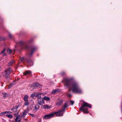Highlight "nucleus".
<instances>
[{
    "label": "nucleus",
    "instance_id": "obj_11",
    "mask_svg": "<svg viewBox=\"0 0 122 122\" xmlns=\"http://www.w3.org/2000/svg\"><path fill=\"white\" fill-rule=\"evenodd\" d=\"M81 111H83L84 113H88V111L87 108H82V110H80Z\"/></svg>",
    "mask_w": 122,
    "mask_h": 122
},
{
    "label": "nucleus",
    "instance_id": "obj_33",
    "mask_svg": "<svg viewBox=\"0 0 122 122\" xmlns=\"http://www.w3.org/2000/svg\"><path fill=\"white\" fill-rule=\"evenodd\" d=\"M33 52V50H32L31 53H30V55H31L32 54Z\"/></svg>",
    "mask_w": 122,
    "mask_h": 122
},
{
    "label": "nucleus",
    "instance_id": "obj_29",
    "mask_svg": "<svg viewBox=\"0 0 122 122\" xmlns=\"http://www.w3.org/2000/svg\"><path fill=\"white\" fill-rule=\"evenodd\" d=\"M5 112L1 113H0V116H2L3 115H5Z\"/></svg>",
    "mask_w": 122,
    "mask_h": 122
},
{
    "label": "nucleus",
    "instance_id": "obj_1",
    "mask_svg": "<svg viewBox=\"0 0 122 122\" xmlns=\"http://www.w3.org/2000/svg\"><path fill=\"white\" fill-rule=\"evenodd\" d=\"M71 86L72 92L75 93H81L82 92V90L79 87L77 83L74 82L72 83Z\"/></svg>",
    "mask_w": 122,
    "mask_h": 122
},
{
    "label": "nucleus",
    "instance_id": "obj_36",
    "mask_svg": "<svg viewBox=\"0 0 122 122\" xmlns=\"http://www.w3.org/2000/svg\"><path fill=\"white\" fill-rule=\"evenodd\" d=\"M68 96H69V97H71V94H70L69 95H68Z\"/></svg>",
    "mask_w": 122,
    "mask_h": 122
},
{
    "label": "nucleus",
    "instance_id": "obj_9",
    "mask_svg": "<svg viewBox=\"0 0 122 122\" xmlns=\"http://www.w3.org/2000/svg\"><path fill=\"white\" fill-rule=\"evenodd\" d=\"M42 94V93H36V97H37L39 99H40L41 98V95Z\"/></svg>",
    "mask_w": 122,
    "mask_h": 122
},
{
    "label": "nucleus",
    "instance_id": "obj_24",
    "mask_svg": "<svg viewBox=\"0 0 122 122\" xmlns=\"http://www.w3.org/2000/svg\"><path fill=\"white\" fill-rule=\"evenodd\" d=\"M7 53L8 54H10L11 53V51L10 50V49H8L7 50Z\"/></svg>",
    "mask_w": 122,
    "mask_h": 122
},
{
    "label": "nucleus",
    "instance_id": "obj_8",
    "mask_svg": "<svg viewBox=\"0 0 122 122\" xmlns=\"http://www.w3.org/2000/svg\"><path fill=\"white\" fill-rule=\"evenodd\" d=\"M51 107V106L47 105H42L41 106V108L44 109H49Z\"/></svg>",
    "mask_w": 122,
    "mask_h": 122
},
{
    "label": "nucleus",
    "instance_id": "obj_15",
    "mask_svg": "<svg viewBox=\"0 0 122 122\" xmlns=\"http://www.w3.org/2000/svg\"><path fill=\"white\" fill-rule=\"evenodd\" d=\"M44 100H45L47 101H49L50 100V98L48 97L45 96L42 98Z\"/></svg>",
    "mask_w": 122,
    "mask_h": 122
},
{
    "label": "nucleus",
    "instance_id": "obj_4",
    "mask_svg": "<svg viewBox=\"0 0 122 122\" xmlns=\"http://www.w3.org/2000/svg\"><path fill=\"white\" fill-rule=\"evenodd\" d=\"M88 107L90 108H91V106L90 104H88L87 103L84 102L82 104L81 106L80 109V110H82V108H83V107Z\"/></svg>",
    "mask_w": 122,
    "mask_h": 122
},
{
    "label": "nucleus",
    "instance_id": "obj_5",
    "mask_svg": "<svg viewBox=\"0 0 122 122\" xmlns=\"http://www.w3.org/2000/svg\"><path fill=\"white\" fill-rule=\"evenodd\" d=\"M65 86L68 88L71 85V80L67 78L65 79Z\"/></svg>",
    "mask_w": 122,
    "mask_h": 122
},
{
    "label": "nucleus",
    "instance_id": "obj_21",
    "mask_svg": "<svg viewBox=\"0 0 122 122\" xmlns=\"http://www.w3.org/2000/svg\"><path fill=\"white\" fill-rule=\"evenodd\" d=\"M36 93H34L31 95L30 97H31L33 98L34 97H36Z\"/></svg>",
    "mask_w": 122,
    "mask_h": 122
},
{
    "label": "nucleus",
    "instance_id": "obj_23",
    "mask_svg": "<svg viewBox=\"0 0 122 122\" xmlns=\"http://www.w3.org/2000/svg\"><path fill=\"white\" fill-rule=\"evenodd\" d=\"M25 102L24 103V105L25 106H28L29 104V102L28 101H25Z\"/></svg>",
    "mask_w": 122,
    "mask_h": 122
},
{
    "label": "nucleus",
    "instance_id": "obj_28",
    "mask_svg": "<svg viewBox=\"0 0 122 122\" xmlns=\"http://www.w3.org/2000/svg\"><path fill=\"white\" fill-rule=\"evenodd\" d=\"M57 91V90H53L51 92V93L52 94H54Z\"/></svg>",
    "mask_w": 122,
    "mask_h": 122
},
{
    "label": "nucleus",
    "instance_id": "obj_7",
    "mask_svg": "<svg viewBox=\"0 0 122 122\" xmlns=\"http://www.w3.org/2000/svg\"><path fill=\"white\" fill-rule=\"evenodd\" d=\"M38 103L40 105H42L45 103V101L42 98V99H38L37 100Z\"/></svg>",
    "mask_w": 122,
    "mask_h": 122
},
{
    "label": "nucleus",
    "instance_id": "obj_19",
    "mask_svg": "<svg viewBox=\"0 0 122 122\" xmlns=\"http://www.w3.org/2000/svg\"><path fill=\"white\" fill-rule=\"evenodd\" d=\"M27 111L26 110L24 111L22 115V116L23 117L25 116V115L27 114Z\"/></svg>",
    "mask_w": 122,
    "mask_h": 122
},
{
    "label": "nucleus",
    "instance_id": "obj_25",
    "mask_svg": "<svg viewBox=\"0 0 122 122\" xmlns=\"http://www.w3.org/2000/svg\"><path fill=\"white\" fill-rule=\"evenodd\" d=\"M63 102L62 101V100H60L58 102V103L57 104L58 105H60Z\"/></svg>",
    "mask_w": 122,
    "mask_h": 122
},
{
    "label": "nucleus",
    "instance_id": "obj_38",
    "mask_svg": "<svg viewBox=\"0 0 122 122\" xmlns=\"http://www.w3.org/2000/svg\"><path fill=\"white\" fill-rule=\"evenodd\" d=\"M11 84L10 85V86H11Z\"/></svg>",
    "mask_w": 122,
    "mask_h": 122
},
{
    "label": "nucleus",
    "instance_id": "obj_10",
    "mask_svg": "<svg viewBox=\"0 0 122 122\" xmlns=\"http://www.w3.org/2000/svg\"><path fill=\"white\" fill-rule=\"evenodd\" d=\"M1 95L2 96V97L3 98H5L8 96V95L5 93H2Z\"/></svg>",
    "mask_w": 122,
    "mask_h": 122
},
{
    "label": "nucleus",
    "instance_id": "obj_39",
    "mask_svg": "<svg viewBox=\"0 0 122 122\" xmlns=\"http://www.w3.org/2000/svg\"><path fill=\"white\" fill-rule=\"evenodd\" d=\"M0 77H1V76H0Z\"/></svg>",
    "mask_w": 122,
    "mask_h": 122
},
{
    "label": "nucleus",
    "instance_id": "obj_20",
    "mask_svg": "<svg viewBox=\"0 0 122 122\" xmlns=\"http://www.w3.org/2000/svg\"><path fill=\"white\" fill-rule=\"evenodd\" d=\"M5 116L7 117L8 118L10 119L12 118L13 117L12 115L10 114H7Z\"/></svg>",
    "mask_w": 122,
    "mask_h": 122
},
{
    "label": "nucleus",
    "instance_id": "obj_35",
    "mask_svg": "<svg viewBox=\"0 0 122 122\" xmlns=\"http://www.w3.org/2000/svg\"><path fill=\"white\" fill-rule=\"evenodd\" d=\"M7 54H5V53H4V54H3V56H6L7 55Z\"/></svg>",
    "mask_w": 122,
    "mask_h": 122
},
{
    "label": "nucleus",
    "instance_id": "obj_31",
    "mask_svg": "<svg viewBox=\"0 0 122 122\" xmlns=\"http://www.w3.org/2000/svg\"><path fill=\"white\" fill-rule=\"evenodd\" d=\"M5 49H4L3 50V51L1 52L0 54H1L3 53L4 52H5Z\"/></svg>",
    "mask_w": 122,
    "mask_h": 122
},
{
    "label": "nucleus",
    "instance_id": "obj_6",
    "mask_svg": "<svg viewBox=\"0 0 122 122\" xmlns=\"http://www.w3.org/2000/svg\"><path fill=\"white\" fill-rule=\"evenodd\" d=\"M12 71V69L10 68H9L5 70V73L6 74L5 76L6 77L8 76Z\"/></svg>",
    "mask_w": 122,
    "mask_h": 122
},
{
    "label": "nucleus",
    "instance_id": "obj_30",
    "mask_svg": "<svg viewBox=\"0 0 122 122\" xmlns=\"http://www.w3.org/2000/svg\"><path fill=\"white\" fill-rule=\"evenodd\" d=\"M70 102L71 103V105H73L74 103V101H70Z\"/></svg>",
    "mask_w": 122,
    "mask_h": 122
},
{
    "label": "nucleus",
    "instance_id": "obj_34",
    "mask_svg": "<svg viewBox=\"0 0 122 122\" xmlns=\"http://www.w3.org/2000/svg\"><path fill=\"white\" fill-rule=\"evenodd\" d=\"M30 115H31L32 116V117H34V115H33V114H31V113H30Z\"/></svg>",
    "mask_w": 122,
    "mask_h": 122
},
{
    "label": "nucleus",
    "instance_id": "obj_17",
    "mask_svg": "<svg viewBox=\"0 0 122 122\" xmlns=\"http://www.w3.org/2000/svg\"><path fill=\"white\" fill-rule=\"evenodd\" d=\"M28 96L27 95H25V96L24 98V100L25 101H28Z\"/></svg>",
    "mask_w": 122,
    "mask_h": 122
},
{
    "label": "nucleus",
    "instance_id": "obj_2",
    "mask_svg": "<svg viewBox=\"0 0 122 122\" xmlns=\"http://www.w3.org/2000/svg\"><path fill=\"white\" fill-rule=\"evenodd\" d=\"M64 111V110L62 109L57 112H53V114H54V116L55 115L57 116H62Z\"/></svg>",
    "mask_w": 122,
    "mask_h": 122
},
{
    "label": "nucleus",
    "instance_id": "obj_32",
    "mask_svg": "<svg viewBox=\"0 0 122 122\" xmlns=\"http://www.w3.org/2000/svg\"><path fill=\"white\" fill-rule=\"evenodd\" d=\"M12 35L11 34L9 33V37L11 38L12 37Z\"/></svg>",
    "mask_w": 122,
    "mask_h": 122
},
{
    "label": "nucleus",
    "instance_id": "obj_12",
    "mask_svg": "<svg viewBox=\"0 0 122 122\" xmlns=\"http://www.w3.org/2000/svg\"><path fill=\"white\" fill-rule=\"evenodd\" d=\"M21 118L20 116L19 115L17 116L16 118V121H18L19 122H20V119Z\"/></svg>",
    "mask_w": 122,
    "mask_h": 122
},
{
    "label": "nucleus",
    "instance_id": "obj_22",
    "mask_svg": "<svg viewBox=\"0 0 122 122\" xmlns=\"http://www.w3.org/2000/svg\"><path fill=\"white\" fill-rule=\"evenodd\" d=\"M14 61L13 60L11 61H10V62L8 64V66H11L13 63Z\"/></svg>",
    "mask_w": 122,
    "mask_h": 122
},
{
    "label": "nucleus",
    "instance_id": "obj_18",
    "mask_svg": "<svg viewBox=\"0 0 122 122\" xmlns=\"http://www.w3.org/2000/svg\"><path fill=\"white\" fill-rule=\"evenodd\" d=\"M39 106L38 104H36L35 106V109L36 111L37 110L39 109Z\"/></svg>",
    "mask_w": 122,
    "mask_h": 122
},
{
    "label": "nucleus",
    "instance_id": "obj_27",
    "mask_svg": "<svg viewBox=\"0 0 122 122\" xmlns=\"http://www.w3.org/2000/svg\"><path fill=\"white\" fill-rule=\"evenodd\" d=\"M11 113V112L10 111H7L5 112V114H6V115L9 114H10Z\"/></svg>",
    "mask_w": 122,
    "mask_h": 122
},
{
    "label": "nucleus",
    "instance_id": "obj_37",
    "mask_svg": "<svg viewBox=\"0 0 122 122\" xmlns=\"http://www.w3.org/2000/svg\"><path fill=\"white\" fill-rule=\"evenodd\" d=\"M23 58H22V59H21V61H23Z\"/></svg>",
    "mask_w": 122,
    "mask_h": 122
},
{
    "label": "nucleus",
    "instance_id": "obj_26",
    "mask_svg": "<svg viewBox=\"0 0 122 122\" xmlns=\"http://www.w3.org/2000/svg\"><path fill=\"white\" fill-rule=\"evenodd\" d=\"M68 107V105L66 103H65L64 105V108H66Z\"/></svg>",
    "mask_w": 122,
    "mask_h": 122
},
{
    "label": "nucleus",
    "instance_id": "obj_3",
    "mask_svg": "<svg viewBox=\"0 0 122 122\" xmlns=\"http://www.w3.org/2000/svg\"><path fill=\"white\" fill-rule=\"evenodd\" d=\"M54 117L53 112L51 113L45 115L43 117V118L45 119H48Z\"/></svg>",
    "mask_w": 122,
    "mask_h": 122
},
{
    "label": "nucleus",
    "instance_id": "obj_16",
    "mask_svg": "<svg viewBox=\"0 0 122 122\" xmlns=\"http://www.w3.org/2000/svg\"><path fill=\"white\" fill-rule=\"evenodd\" d=\"M31 73V72L30 71H28L24 73V74L25 75L27 74H30Z\"/></svg>",
    "mask_w": 122,
    "mask_h": 122
},
{
    "label": "nucleus",
    "instance_id": "obj_14",
    "mask_svg": "<svg viewBox=\"0 0 122 122\" xmlns=\"http://www.w3.org/2000/svg\"><path fill=\"white\" fill-rule=\"evenodd\" d=\"M27 62L28 63V64L30 66H31L33 65V62L30 60H29L27 61Z\"/></svg>",
    "mask_w": 122,
    "mask_h": 122
},
{
    "label": "nucleus",
    "instance_id": "obj_13",
    "mask_svg": "<svg viewBox=\"0 0 122 122\" xmlns=\"http://www.w3.org/2000/svg\"><path fill=\"white\" fill-rule=\"evenodd\" d=\"M34 86H36L40 88L41 87V85L39 83H37L34 84Z\"/></svg>",
    "mask_w": 122,
    "mask_h": 122
}]
</instances>
